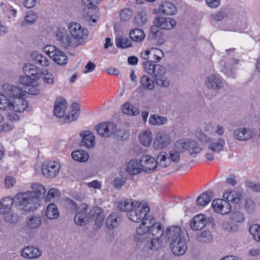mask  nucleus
<instances>
[{
    "mask_svg": "<svg viewBox=\"0 0 260 260\" xmlns=\"http://www.w3.org/2000/svg\"><path fill=\"white\" fill-rule=\"evenodd\" d=\"M154 73L150 75L153 76L156 84L161 87H168L170 84L169 80L165 78L166 70L164 67V71L160 72L155 70Z\"/></svg>",
    "mask_w": 260,
    "mask_h": 260,
    "instance_id": "nucleus-31",
    "label": "nucleus"
},
{
    "mask_svg": "<svg viewBox=\"0 0 260 260\" xmlns=\"http://www.w3.org/2000/svg\"><path fill=\"white\" fill-rule=\"evenodd\" d=\"M32 80H35L31 79L29 76L25 75L24 76H22L19 78V82L20 84L25 85L27 87L30 85Z\"/></svg>",
    "mask_w": 260,
    "mask_h": 260,
    "instance_id": "nucleus-64",
    "label": "nucleus"
},
{
    "mask_svg": "<svg viewBox=\"0 0 260 260\" xmlns=\"http://www.w3.org/2000/svg\"><path fill=\"white\" fill-rule=\"evenodd\" d=\"M121 221L120 214L117 212H112L106 219V227L109 230L117 228Z\"/></svg>",
    "mask_w": 260,
    "mask_h": 260,
    "instance_id": "nucleus-27",
    "label": "nucleus"
},
{
    "mask_svg": "<svg viewBox=\"0 0 260 260\" xmlns=\"http://www.w3.org/2000/svg\"><path fill=\"white\" fill-rule=\"evenodd\" d=\"M213 192L208 190L202 193L197 199V204L200 206H205L213 199Z\"/></svg>",
    "mask_w": 260,
    "mask_h": 260,
    "instance_id": "nucleus-39",
    "label": "nucleus"
},
{
    "mask_svg": "<svg viewBox=\"0 0 260 260\" xmlns=\"http://www.w3.org/2000/svg\"><path fill=\"white\" fill-rule=\"evenodd\" d=\"M140 160L142 170L146 173H150L151 171L155 170L157 167L156 160L150 155L143 156Z\"/></svg>",
    "mask_w": 260,
    "mask_h": 260,
    "instance_id": "nucleus-19",
    "label": "nucleus"
},
{
    "mask_svg": "<svg viewBox=\"0 0 260 260\" xmlns=\"http://www.w3.org/2000/svg\"><path fill=\"white\" fill-rule=\"evenodd\" d=\"M60 168V164L55 161L44 162L41 166L43 176L47 178L55 177L58 173Z\"/></svg>",
    "mask_w": 260,
    "mask_h": 260,
    "instance_id": "nucleus-9",
    "label": "nucleus"
},
{
    "mask_svg": "<svg viewBox=\"0 0 260 260\" xmlns=\"http://www.w3.org/2000/svg\"><path fill=\"white\" fill-rule=\"evenodd\" d=\"M197 240L202 243H209L212 240L213 237L210 231L205 230L197 236Z\"/></svg>",
    "mask_w": 260,
    "mask_h": 260,
    "instance_id": "nucleus-52",
    "label": "nucleus"
},
{
    "mask_svg": "<svg viewBox=\"0 0 260 260\" xmlns=\"http://www.w3.org/2000/svg\"><path fill=\"white\" fill-rule=\"evenodd\" d=\"M83 5L87 8L90 9H92V11H96V4L99 1L101 0H81Z\"/></svg>",
    "mask_w": 260,
    "mask_h": 260,
    "instance_id": "nucleus-61",
    "label": "nucleus"
},
{
    "mask_svg": "<svg viewBox=\"0 0 260 260\" xmlns=\"http://www.w3.org/2000/svg\"><path fill=\"white\" fill-rule=\"evenodd\" d=\"M31 191L17 194L14 200H17L22 210L32 211L40 206V202L45 197L46 190L44 187L38 183L31 185Z\"/></svg>",
    "mask_w": 260,
    "mask_h": 260,
    "instance_id": "nucleus-2",
    "label": "nucleus"
},
{
    "mask_svg": "<svg viewBox=\"0 0 260 260\" xmlns=\"http://www.w3.org/2000/svg\"><path fill=\"white\" fill-rule=\"evenodd\" d=\"M171 143V138L168 134L159 132L155 137L153 146L155 149H158L169 145Z\"/></svg>",
    "mask_w": 260,
    "mask_h": 260,
    "instance_id": "nucleus-16",
    "label": "nucleus"
},
{
    "mask_svg": "<svg viewBox=\"0 0 260 260\" xmlns=\"http://www.w3.org/2000/svg\"><path fill=\"white\" fill-rule=\"evenodd\" d=\"M159 12L162 14L173 15L177 12L176 6L169 2H163L158 8Z\"/></svg>",
    "mask_w": 260,
    "mask_h": 260,
    "instance_id": "nucleus-34",
    "label": "nucleus"
},
{
    "mask_svg": "<svg viewBox=\"0 0 260 260\" xmlns=\"http://www.w3.org/2000/svg\"><path fill=\"white\" fill-rule=\"evenodd\" d=\"M233 136L238 141H247L253 137L252 131L246 127H240L233 132Z\"/></svg>",
    "mask_w": 260,
    "mask_h": 260,
    "instance_id": "nucleus-21",
    "label": "nucleus"
},
{
    "mask_svg": "<svg viewBox=\"0 0 260 260\" xmlns=\"http://www.w3.org/2000/svg\"><path fill=\"white\" fill-rule=\"evenodd\" d=\"M138 202L131 200H125L117 203V208L120 211L122 212H127L132 210L138 205Z\"/></svg>",
    "mask_w": 260,
    "mask_h": 260,
    "instance_id": "nucleus-35",
    "label": "nucleus"
},
{
    "mask_svg": "<svg viewBox=\"0 0 260 260\" xmlns=\"http://www.w3.org/2000/svg\"><path fill=\"white\" fill-rule=\"evenodd\" d=\"M55 34L56 40L62 48L71 49L79 45V43H77L76 40L64 27H58Z\"/></svg>",
    "mask_w": 260,
    "mask_h": 260,
    "instance_id": "nucleus-4",
    "label": "nucleus"
},
{
    "mask_svg": "<svg viewBox=\"0 0 260 260\" xmlns=\"http://www.w3.org/2000/svg\"><path fill=\"white\" fill-rule=\"evenodd\" d=\"M153 23L161 29L170 30L176 26V22L172 18L158 17L154 19Z\"/></svg>",
    "mask_w": 260,
    "mask_h": 260,
    "instance_id": "nucleus-18",
    "label": "nucleus"
},
{
    "mask_svg": "<svg viewBox=\"0 0 260 260\" xmlns=\"http://www.w3.org/2000/svg\"><path fill=\"white\" fill-rule=\"evenodd\" d=\"M223 197L236 205H239L243 201L242 204L247 213L253 214L255 212L256 205L254 202L250 198H245V193L242 191L232 190L225 191L223 193Z\"/></svg>",
    "mask_w": 260,
    "mask_h": 260,
    "instance_id": "nucleus-3",
    "label": "nucleus"
},
{
    "mask_svg": "<svg viewBox=\"0 0 260 260\" xmlns=\"http://www.w3.org/2000/svg\"><path fill=\"white\" fill-rule=\"evenodd\" d=\"M205 84L207 88L219 90L223 87V83L221 77L216 74L208 76L206 79Z\"/></svg>",
    "mask_w": 260,
    "mask_h": 260,
    "instance_id": "nucleus-15",
    "label": "nucleus"
},
{
    "mask_svg": "<svg viewBox=\"0 0 260 260\" xmlns=\"http://www.w3.org/2000/svg\"><path fill=\"white\" fill-rule=\"evenodd\" d=\"M150 53L151 56L150 61L153 62H158L164 57V52L162 50L156 48H152Z\"/></svg>",
    "mask_w": 260,
    "mask_h": 260,
    "instance_id": "nucleus-50",
    "label": "nucleus"
},
{
    "mask_svg": "<svg viewBox=\"0 0 260 260\" xmlns=\"http://www.w3.org/2000/svg\"><path fill=\"white\" fill-rule=\"evenodd\" d=\"M157 167L161 168H165L169 167L171 163L170 157L167 152L162 151L160 152L156 160Z\"/></svg>",
    "mask_w": 260,
    "mask_h": 260,
    "instance_id": "nucleus-37",
    "label": "nucleus"
},
{
    "mask_svg": "<svg viewBox=\"0 0 260 260\" xmlns=\"http://www.w3.org/2000/svg\"><path fill=\"white\" fill-rule=\"evenodd\" d=\"M59 196V191L57 189L51 188L49 190L45 199V202H48L52 200L58 199Z\"/></svg>",
    "mask_w": 260,
    "mask_h": 260,
    "instance_id": "nucleus-58",
    "label": "nucleus"
},
{
    "mask_svg": "<svg viewBox=\"0 0 260 260\" xmlns=\"http://www.w3.org/2000/svg\"><path fill=\"white\" fill-rule=\"evenodd\" d=\"M129 37L133 41L139 43L142 42L144 39L145 35L143 30L136 28L130 31Z\"/></svg>",
    "mask_w": 260,
    "mask_h": 260,
    "instance_id": "nucleus-43",
    "label": "nucleus"
},
{
    "mask_svg": "<svg viewBox=\"0 0 260 260\" xmlns=\"http://www.w3.org/2000/svg\"><path fill=\"white\" fill-rule=\"evenodd\" d=\"M181 237V229L178 226L168 227L164 232V240L169 243L176 242Z\"/></svg>",
    "mask_w": 260,
    "mask_h": 260,
    "instance_id": "nucleus-14",
    "label": "nucleus"
},
{
    "mask_svg": "<svg viewBox=\"0 0 260 260\" xmlns=\"http://www.w3.org/2000/svg\"><path fill=\"white\" fill-rule=\"evenodd\" d=\"M13 127V125L8 122L3 115L0 113V133L9 132Z\"/></svg>",
    "mask_w": 260,
    "mask_h": 260,
    "instance_id": "nucleus-56",
    "label": "nucleus"
},
{
    "mask_svg": "<svg viewBox=\"0 0 260 260\" xmlns=\"http://www.w3.org/2000/svg\"><path fill=\"white\" fill-rule=\"evenodd\" d=\"M231 218L235 222L241 223L244 221L245 216L243 213L237 211L232 214Z\"/></svg>",
    "mask_w": 260,
    "mask_h": 260,
    "instance_id": "nucleus-62",
    "label": "nucleus"
},
{
    "mask_svg": "<svg viewBox=\"0 0 260 260\" xmlns=\"http://www.w3.org/2000/svg\"><path fill=\"white\" fill-rule=\"evenodd\" d=\"M225 145V140L222 138H218L208 144V149L214 153L218 154L224 150Z\"/></svg>",
    "mask_w": 260,
    "mask_h": 260,
    "instance_id": "nucleus-28",
    "label": "nucleus"
},
{
    "mask_svg": "<svg viewBox=\"0 0 260 260\" xmlns=\"http://www.w3.org/2000/svg\"><path fill=\"white\" fill-rule=\"evenodd\" d=\"M140 84L143 89L147 90H152L154 86L153 81L146 75L141 77Z\"/></svg>",
    "mask_w": 260,
    "mask_h": 260,
    "instance_id": "nucleus-53",
    "label": "nucleus"
},
{
    "mask_svg": "<svg viewBox=\"0 0 260 260\" xmlns=\"http://www.w3.org/2000/svg\"><path fill=\"white\" fill-rule=\"evenodd\" d=\"M30 57L35 63L43 67H48L49 65V60L44 55L37 51H33Z\"/></svg>",
    "mask_w": 260,
    "mask_h": 260,
    "instance_id": "nucleus-33",
    "label": "nucleus"
},
{
    "mask_svg": "<svg viewBox=\"0 0 260 260\" xmlns=\"http://www.w3.org/2000/svg\"><path fill=\"white\" fill-rule=\"evenodd\" d=\"M23 96H19L11 101L10 110L16 112H23L28 107V102L23 98Z\"/></svg>",
    "mask_w": 260,
    "mask_h": 260,
    "instance_id": "nucleus-20",
    "label": "nucleus"
},
{
    "mask_svg": "<svg viewBox=\"0 0 260 260\" xmlns=\"http://www.w3.org/2000/svg\"><path fill=\"white\" fill-rule=\"evenodd\" d=\"M178 141L179 143L181 144V145L183 148V151L184 152L187 151L190 155L193 154L196 155L202 151V149L199 146L198 142L194 140L181 139Z\"/></svg>",
    "mask_w": 260,
    "mask_h": 260,
    "instance_id": "nucleus-13",
    "label": "nucleus"
},
{
    "mask_svg": "<svg viewBox=\"0 0 260 260\" xmlns=\"http://www.w3.org/2000/svg\"><path fill=\"white\" fill-rule=\"evenodd\" d=\"M149 212V207L139 202L138 205L127 213L126 215L131 221L139 222H143L145 218H149V217H151V215H148Z\"/></svg>",
    "mask_w": 260,
    "mask_h": 260,
    "instance_id": "nucleus-5",
    "label": "nucleus"
},
{
    "mask_svg": "<svg viewBox=\"0 0 260 260\" xmlns=\"http://www.w3.org/2000/svg\"><path fill=\"white\" fill-rule=\"evenodd\" d=\"M228 200L223 197V199H217L212 201V207L214 211L222 215H226L231 212L232 207Z\"/></svg>",
    "mask_w": 260,
    "mask_h": 260,
    "instance_id": "nucleus-10",
    "label": "nucleus"
},
{
    "mask_svg": "<svg viewBox=\"0 0 260 260\" xmlns=\"http://www.w3.org/2000/svg\"><path fill=\"white\" fill-rule=\"evenodd\" d=\"M207 224L205 216L203 214L198 215L191 219L190 227L193 231H198L204 228Z\"/></svg>",
    "mask_w": 260,
    "mask_h": 260,
    "instance_id": "nucleus-29",
    "label": "nucleus"
},
{
    "mask_svg": "<svg viewBox=\"0 0 260 260\" xmlns=\"http://www.w3.org/2000/svg\"><path fill=\"white\" fill-rule=\"evenodd\" d=\"M239 60L234 58L227 59L223 64L222 72L229 77L235 78L236 74L233 68L234 64H238Z\"/></svg>",
    "mask_w": 260,
    "mask_h": 260,
    "instance_id": "nucleus-22",
    "label": "nucleus"
},
{
    "mask_svg": "<svg viewBox=\"0 0 260 260\" xmlns=\"http://www.w3.org/2000/svg\"><path fill=\"white\" fill-rule=\"evenodd\" d=\"M98 134L103 137L108 138L113 136L116 130L115 123L110 122L101 123L96 126Z\"/></svg>",
    "mask_w": 260,
    "mask_h": 260,
    "instance_id": "nucleus-12",
    "label": "nucleus"
},
{
    "mask_svg": "<svg viewBox=\"0 0 260 260\" xmlns=\"http://www.w3.org/2000/svg\"><path fill=\"white\" fill-rule=\"evenodd\" d=\"M92 212L91 219H95V224L99 227L101 226L105 219L103 210L100 207L95 206L92 208Z\"/></svg>",
    "mask_w": 260,
    "mask_h": 260,
    "instance_id": "nucleus-32",
    "label": "nucleus"
},
{
    "mask_svg": "<svg viewBox=\"0 0 260 260\" xmlns=\"http://www.w3.org/2000/svg\"><path fill=\"white\" fill-rule=\"evenodd\" d=\"M167 118L157 114H153L150 116L149 122L153 125H160L165 124L167 122Z\"/></svg>",
    "mask_w": 260,
    "mask_h": 260,
    "instance_id": "nucleus-47",
    "label": "nucleus"
},
{
    "mask_svg": "<svg viewBox=\"0 0 260 260\" xmlns=\"http://www.w3.org/2000/svg\"><path fill=\"white\" fill-rule=\"evenodd\" d=\"M42 252L38 248L34 246L24 247L21 252V255L25 258H37L40 257Z\"/></svg>",
    "mask_w": 260,
    "mask_h": 260,
    "instance_id": "nucleus-25",
    "label": "nucleus"
},
{
    "mask_svg": "<svg viewBox=\"0 0 260 260\" xmlns=\"http://www.w3.org/2000/svg\"><path fill=\"white\" fill-rule=\"evenodd\" d=\"M181 144L178 141H176L173 148L169 152V156L173 162L178 163L180 159L181 154L184 152Z\"/></svg>",
    "mask_w": 260,
    "mask_h": 260,
    "instance_id": "nucleus-26",
    "label": "nucleus"
},
{
    "mask_svg": "<svg viewBox=\"0 0 260 260\" xmlns=\"http://www.w3.org/2000/svg\"><path fill=\"white\" fill-rule=\"evenodd\" d=\"M170 244L172 252L176 255H183L187 250V245L186 240L184 238H180L176 242Z\"/></svg>",
    "mask_w": 260,
    "mask_h": 260,
    "instance_id": "nucleus-17",
    "label": "nucleus"
},
{
    "mask_svg": "<svg viewBox=\"0 0 260 260\" xmlns=\"http://www.w3.org/2000/svg\"><path fill=\"white\" fill-rule=\"evenodd\" d=\"M3 214L4 215L5 220L10 223H15L18 221L19 218V216L17 214L12 213L9 212V211Z\"/></svg>",
    "mask_w": 260,
    "mask_h": 260,
    "instance_id": "nucleus-60",
    "label": "nucleus"
},
{
    "mask_svg": "<svg viewBox=\"0 0 260 260\" xmlns=\"http://www.w3.org/2000/svg\"><path fill=\"white\" fill-rule=\"evenodd\" d=\"M123 112L126 114L136 115L139 114L140 110L137 107L134 106L129 103H126L123 105Z\"/></svg>",
    "mask_w": 260,
    "mask_h": 260,
    "instance_id": "nucleus-51",
    "label": "nucleus"
},
{
    "mask_svg": "<svg viewBox=\"0 0 260 260\" xmlns=\"http://www.w3.org/2000/svg\"><path fill=\"white\" fill-rule=\"evenodd\" d=\"M249 232L256 241L260 242V225L255 224L251 225Z\"/></svg>",
    "mask_w": 260,
    "mask_h": 260,
    "instance_id": "nucleus-59",
    "label": "nucleus"
},
{
    "mask_svg": "<svg viewBox=\"0 0 260 260\" xmlns=\"http://www.w3.org/2000/svg\"><path fill=\"white\" fill-rule=\"evenodd\" d=\"M38 18V15L37 13L32 11H28L25 15V20L21 23V26H24L25 24H31L34 23Z\"/></svg>",
    "mask_w": 260,
    "mask_h": 260,
    "instance_id": "nucleus-55",
    "label": "nucleus"
},
{
    "mask_svg": "<svg viewBox=\"0 0 260 260\" xmlns=\"http://www.w3.org/2000/svg\"><path fill=\"white\" fill-rule=\"evenodd\" d=\"M147 20L146 13L143 11H140L137 12L134 23L138 26H142L147 23Z\"/></svg>",
    "mask_w": 260,
    "mask_h": 260,
    "instance_id": "nucleus-46",
    "label": "nucleus"
},
{
    "mask_svg": "<svg viewBox=\"0 0 260 260\" xmlns=\"http://www.w3.org/2000/svg\"><path fill=\"white\" fill-rule=\"evenodd\" d=\"M14 200L10 197H6L0 201V213L5 214L9 212L13 205Z\"/></svg>",
    "mask_w": 260,
    "mask_h": 260,
    "instance_id": "nucleus-41",
    "label": "nucleus"
},
{
    "mask_svg": "<svg viewBox=\"0 0 260 260\" xmlns=\"http://www.w3.org/2000/svg\"><path fill=\"white\" fill-rule=\"evenodd\" d=\"M46 54L59 65H64L68 62V57L61 50L53 46H47L44 48Z\"/></svg>",
    "mask_w": 260,
    "mask_h": 260,
    "instance_id": "nucleus-8",
    "label": "nucleus"
},
{
    "mask_svg": "<svg viewBox=\"0 0 260 260\" xmlns=\"http://www.w3.org/2000/svg\"><path fill=\"white\" fill-rule=\"evenodd\" d=\"M3 93L5 94L11 101L19 96H24L25 90L16 86L6 83L2 87Z\"/></svg>",
    "mask_w": 260,
    "mask_h": 260,
    "instance_id": "nucleus-11",
    "label": "nucleus"
},
{
    "mask_svg": "<svg viewBox=\"0 0 260 260\" xmlns=\"http://www.w3.org/2000/svg\"><path fill=\"white\" fill-rule=\"evenodd\" d=\"M125 171L132 175H136L143 172L140 159H131L127 163Z\"/></svg>",
    "mask_w": 260,
    "mask_h": 260,
    "instance_id": "nucleus-23",
    "label": "nucleus"
},
{
    "mask_svg": "<svg viewBox=\"0 0 260 260\" xmlns=\"http://www.w3.org/2000/svg\"><path fill=\"white\" fill-rule=\"evenodd\" d=\"M23 72L25 75L29 76L35 80L39 78V69L37 67L31 63H27L23 67Z\"/></svg>",
    "mask_w": 260,
    "mask_h": 260,
    "instance_id": "nucleus-36",
    "label": "nucleus"
},
{
    "mask_svg": "<svg viewBox=\"0 0 260 260\" xmlns=\"http://www.w3.org/2000/svg\"><path fill=\"white\" fill-rule=\"evenodd\" d=\"M115 44L117 47L122 49L131 47L132 46L131 41L128 38L122 36L116 37Z\"/></svg>",
    "mask_w": 260,
    "mask_h": 260,
    "instance_id": "nucleus-49",
    "label": "nucleus"
},
{
    "mask_svg": "<svg viewBox=\"0 0 260 260\" xmlns=\"http://www.w3.org/2000/svg\"><path fill=\"white\" fill-rule=\"evenodd\" d=\"M133 15V12L129 8H125L121 10L119 16L121 21L126 22L130 20Z\"/></svg>",
    "mask_w": 260,
    "mask_h": 260,
    "instance_id": "nucleus-57",
    "label": "nucleus"
},
{
    "mask_svg": "<svg viewBox=\"0 0 260 260\" xmlns=\"http://www.w3.org/2000/svg\"><path fill=\"white\" fill-rule=\"evenodd\" d=\"M45 216L50 220L56 219L58 218L59 213L56 205L54 203L49 204L46 209Z\"/></svg>",
    "mask_w": 260,
    "mask_h": 260,
    "instance_id": "nucleus-38",
    "label": "nucleus"
},
{
    "mask_svg": "<svg viewBox=\"0 0 260 260\" xmlns=\"http://www.w3.org/2000/svg\"><path fill=\"white\" fill-rule=\"evenodd\" d=\"M164 231L160 222H156L152 216L145 218L136 230L134 236L138 243H145L152 250L161 248L164 244Z\"/></svg>",
    "mask_w": 260,
    "mask_h": 260,
    "instance_id": "nucleus-1",
    "label": "nucleus"
},
{
    "mask_svg": "<svg viewBox=\"0 0 260 260\" xmlns=\"http://www.w3.org/2000/svg\"><path fill=\"white\" fill-rule=\"evenodd\" d=\"M11 100L5 94L0 92V109L4 110H10Z\"/></svg>",
    "mask_w": 260,
    "mask_h": 260,
    "instance_id": "nucleus-54",
    "label": "nucleus"
},
{
    "mask_svg": "<svg viewBox=\"0 0 260 260\" xmlns=\"http://www.w3.org/2000/svg\"><path fill=\"white\" fill-rule=\"evenodd\" d=\"M82 138L81 145L86 146L87 148H91L95 144V137L93 133L89 131H84L80 133Z\"/></svg>",
    "mask_w": 260,
    "mask_h": 260,
    "instance_id": "nucleus-30",
    "label": "nucleus"
},
{
    "mask_svg": "<svg viewBox=\"0 0 260 260\" xmlns=\"http://www.w3.org/2000/svg\"><path fill=\"white\" fill-rule=\"evenodd\" d=\"M88 205L86 203H82L76 210L74 217L75 223L78 225L84 226L88 223L92 217V208L88 212Z\"/></svg>",
    "mask_w": 260,
    "mask_h": 260,
    "instance_id": "nucleus-6",
    "label": "nucleus"
},
{
    "mask_svg": "<svg viewBox=\"0 0 260 260\" xmlns=\"http://www.w3.org/2000/svg\"><path fill=\"white\" fill-rule=\"evenodd\" d=\"M72 158L76 161L85 162L89 157L88 154L83 150H76L72 153Z\"/></svg>",
    "mask_w": 260,
    "mask_h": 260,
    "instance_id": "nucleus-48",
    "label": "nucleus"
},
{
    "mask_svg": "<svg viewBox=\"0 0 260 260\" xmlns=\"http://www.w3.org/2000/svg\"><path fill=\"white\" fill-rule=\"evenodd\" d=\"M67 106L66 100L64 99H57L54 105V115L59 118L63 117L65 114Z\"/></svg>",
    "mask_w": 260,
    "mask_h": 260,
    "instance_id": "nucleus-24",
    "label": "nucleus"
},
{
    "mask_svg": "<svg viewBox=\"0 0 260 260\" xmlns=\"http://www.w3.org/2000/svg\"><path fill=\"white\" fill-rule=\"evenodd\" d=\"M71 108L72 113L66 117L64 119L66 122H70L76 120L79 114L80 106L78 104L76 103L72 104Z\"/></svg>",
    "mask_w": 260,
    "mask_h": 260,
    "instance_id": "nucleus-44",
    "label": "nucleus"
},
{
    "mask_svg": "<svg viewBox=\"0 0 260 260\" xmlns=\"http://www.w3.org/2000/svg\"><path fill=\"white\" fill-rule=\"evenodd\" d=\"M151 61H144L143 66L145 71L149 75L153 74L155 72V70H157L160 72L164 71V67L159 64H155Z\"/></svg>",
    "mask_w": 260,
    "mask_h": 260,
    "instance_id": "nucleus-42",
    "label": "nucleus"
},
{
    "mask_svg": "<svg viewBox=\"0 0 260 260\" xmlns=\"http://www.w3.org/2000/svg\"><path fill=\"white\" fill-rule=\"evenodd\" d=\"M69 31L72 36L76 40L79 45L83 44L88 35V30L76 22L70 23L68 25Z\"/></svg>",
    "mask_w": 260,
    "mask_h": 260,
    "instance_id": "nucleus-7",
    "label": "nucleus"
},
{
    "mask_svg": "<svg viewBox=\"0 0 260 260\" xmlns=\"http://www.w3.org/2000/svg\"><path fill=\"white\" fill-rule=\"evenodd\" d=\"M152 135L149 130L143 132L139 135V140L141 143L145 146H149L152 141Z\"/></svg>",
    "mask_w": 260,
    "mask_h": 260,
    "instance_id": "nucleus-45",
    "label": "nucleus"
},
{
    "mask_svg": "<svg viewBox=\"0 0 260 260\" xmlns=\"http://www.w3.org/2000/svg\"><path fill=\"white\" fill-rule=\"evenodd\" d=\"M42 222V218L40 216L32 215L28 217L25 224L29 229H35L38 228Z\"/></svg>",
    "mask_w": 260,
    "mask_h": 260,
    "instance_id": "nucleus-40",
    "label": "nucleus"
},
{
    "mask_svg": "<svg viewBox=\"0 0 260 260\" xmlns=\"http://www.w3.org/2000/svg\"><path fill=\"white\" fill-rule=\"evenodd\" d=\"M3 6V10L5 12V13L8 15L10 18L11 16H13L14 17L16 16V14L17 13V10L13 8V7L9 5H4L2 4Z\"/></svg>",
    "mask_w": 260,
    "mask_h": 260,
    "instance_id": "nucleus-63",
    "label": "nucleus"
}]
</instances>
